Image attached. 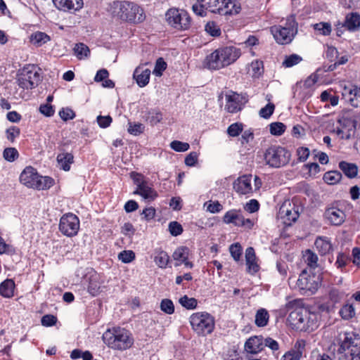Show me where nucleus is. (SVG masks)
<instances>
[{
	"label": "nucleus",
	"mask_w": 360,
	"mask_h": 360,
	"mask_svg": "<svg viewBox=\"0 0 360 360\" xmlns=\"http://www.w3.org/2000/svg\"><path fill=\"white\" fill-rule=\"evenodd\" d=\"M204 65L210 70H219L225 67L218 49L206 57Z\"/></svg>",
	"instance_id": "23"
},
{
	"label": "nucleus",
	"mask_w": 360,
	"mask_h": 360,
	"mask_svg": "<svg viewBox=\"0 0 360 360\" xmlns=\"http://www.w3.org/2000/svg\"><path fill=\"white\" fill-rule=\"evenodd\" d=\"M112 13L120 19L131 23H140L146 19L143 9L134 2L115 1Z\"/></svg>",
	"instance_id": "3"
},
{
	"label": "nucleus",
	"mask_w": 360,
	"mask_h": 360,
	"mask_svg": "<svg viewBox=\"0 0 360 360\" xmlns=\"http://www.w3.org/2000/svg\"><path fill=\"white\" fill-rule=\"evenodd\" d=\"M270 31L278 44H288L297 33V23L295 17L290 16L284 25H274L271 27Z\"/></svg>",
	"instance_id": "4"
},
{
	"label": "nucleus",
	"mask_w": 360,
	"mask_h": 360,
	"mask_svg": "<svg viewBox=\"0 0 360 360\" xmlns=\"http://www.w3.org/2000/svg\"><path fill=\"white\" fill-rule=\"evenodd\" d=\"M300 301L294 300L285 304L287 309H293L288 317V321L293 328L300 331L311 332L318 326V316L316 314L311 313L304 308H297Z\"/></svg>",
	"instance_id": "1"
},
{
	"label": "nucleus",
	"mask_w": 360,
	"mask_h": 360,
	"mask_svg": "<svg viewBox=\"0 0 360 360\" xmlns=\"http://www.w3.org/2000/svg\"><path fill=\"white\" fill-rule=\"evenodd\" d=\"M319 287V278L315 275H309L305 270L300 274L294 288H297L303 295L314 294Z\"/></svg>",
	"instance_id": "10"
},
{
	"label": "nucleus",
	"mask_w": 360,
	"mask_h": 360,
	"mask_svg": "<svg viewBox=\"0 0 360 360\" xmlns=\"http://www.w3.org/2000/svg\"><path fill=\"white\" fill-rule=\"evenodd\" d=\"M170 147L176 152H185L189 149L190 146L188 143L173 141L170 143Z\"/></svg>",
	"instance_id": "52"
},
{
	"label": "nucleus",
	"mask_w": 360,
	"mask_h": 360,
	"mask_svg": "<svg viewBox=\"0 0 360 360\" xmlns=\"http://www.w3.org/2000/svg\"><path fill=\"white\" fill-rule=\"evenodd\" d=\"M179 303L182 307L187 309H194L196 308L198 302L197 300L193 297H188L187 295L181 297L179 300Z\"/></svg>",
	"instance_id": "41"
},
{
	"label": "nucleus",
	"mask_w": 360,
	"mask_h": 360,
	"mask_svg": "<svg viewBox=\"0 0 360 360\" xmlns=\"http://www.w3.org/2000/svg\"><path fill=\"white\" fill-rule=\"evenodd\" d=\"M305 347L306 341L304 340H297L293 347L283 355L282 360H300Z\"/></svg>",
	"instance_id": "18"
},
{
	"label": "nucleus",
	"mask_w": 360,
	"mask_h": 360,
	"mask_svg": "<svg viewBox=\"0 0 360 360\" xmlns=\"http://www.w3.org/2000/svg\"><path fill=\"white\" fill-rule=\"evenodd\" d=\"M190 323L192 328L198 335L210 334L214 328V319L207 312L192 314L190 317Z\"/></svg>",
	"instance_id": "7"
},
{
	"label": "nucleus",
	"mask_w": 360,
	"mask_h": 360,
	"mask_svg": "<svg viewBox=\"0 0 360 360\" xmlns=\"http://www.w3.org/2000/svg\"><path fill=\"white\" fill-rule=\"evenodd\" d=\"M359 346H360V335L356 333L346 332L338 351L340 354H342L347 350L349 351Z\"/></svg>",
	"instance_id": "15"
},
{
	"label": "nucleus",
	"mask_w": 360,
	"mask_h": 360,
	"mask_svg": "<svg viewBox=\"0 0 360 360\" xmlns=\"http://www.w3.org/2000/svg\"><path fill=\"white\" fill-rule=\"evenodd\" d=\"M264 156L267 165L273 168H279L289 162L291 154L283 147L271 146L266 150Z\"/></svg>",
	"instance_id": "6"
},
{
	"label": "nucleus",
	"mask_w": 360,
	"mask_h": 360,
	"mask_svg": "<svg viewBox=\"0 0 360 360\" xmlns=\"http://www.w3.org/2000/svg\"><path fill=\"white\" fill-rule=\"evenodd\" d=\"M103 340L109 347L117 350H126L134 344L131 333L120 327L108 329L103 335Z\"/></svg>",
	"instance_id": "2"
},
{
	"label": "nucleus",
	"mask_w": 360,
	"mask_h": 360,
	"mask_svg": "<svg viewBox=\"0 0 360 360\" xmlns=\"http://www.w3.org/2000/svg\"><path fill=\"white\" fill-rule=\"evenodd\" d=\"M146 120L153 126L162 120V115L160 112L151 110L148 112Z\"/></svg>",
	"instance_id": "47"
},
{
	"label": "nucleus",
	"mask_w": 360,
	"mask_h": 360,
	"mask_svg": "<svg viewBox=\"0 0 360 360\" xmlns=\"http://www.w3.org/2000/svg\"><path fill=\"white\" fill-rule=\"evenodd\" d=\"M278 216L286 226H290L300 216L298 207L289 201L285 202L279 209Z\"/></svg>",
	"instance_id": "13"
},
{
	"label": "nucleus",
	"mask_w": 360,
	"mask_h": 360,
	"mask_svg": "<svg viewBox=\"0 0 360 360\" xmlns=\"http://www.w3.org/2000/svg\"><path fill=\"white\" fill-rule=\"evenodd\" d=\"M20 181L28 188L45 190L53 186L54 181L49 176H39L32 167H27L20 176Z\"/></svg>",
	"instance_id": "5"
},
{
	"label": "nucleus",
	"mask_w": 360,
	"mask_h": 360,
	"mask_svg": "<svg viewBox=\"0 0 360 360\" xmlns=\"http://www.w3.org/2000/svg\"><path fill=\"white\" fill-rule=\"evenodd\" d=\"M324 217L333 226L342 225L346 219L345 212L336 207H330L326 210Z\"/></svg>",
	"instance_id": "16"
},
{
	"label": "nucleus",
	"mask_w": 360,
	"mask_h": 360,
	"mask_svg": "<svg viewBox=\"0 0 360 360\" xmlns=\"http://www.w3.org/2000/svg\"><path fill=\"white\" fill-rule=\"evenodd\" d=\"M226 99L225 108L231 113H236L241 110L244 105L248 101L245 94H239L231 91L226 95Z\"/></svg>",
	"instance_id": "12"
},
{
	"label": "nucleus",
	"mask_w": 360,
	"mask_h": 360,
	"mask_svg": "<svg viewBox=\"0 0 360 360\" xmlns=\"http://www.w3.org/2000/svg\"><path fill=\"white\" fill-rule=\"evenodd\" d=\"M344 25L349 31H357L360 28V15L357 13L348 14L345 18Z\"/></svg>",
	"instance_id": "27"
},
{
	"label": "nucleus",
	"mask_w": 360,
	"mask_h": 360,
	"mask_svg": "<svg viewBox=\"0 0 360 360\" xmlns=\"http://www.w3.org/2000/svg\"><path fill=\"white\" fill-rule=\"evenodd\" d=\"M15 283L12 279H6L0 284V295L10 298L13 296Z\"/></svg>",
	"instance_id": "30"
},
{
	"label": "nucleus",
	"mask_w": 360,
	"mask_h": 360,
	"mask_svg": "<svg viewBox=\"0 0 360 360\" xmlns=\"http://www.w3.org/2000/svg\"><path fill=\"white\" fill-rule=\"evenodd\" d=\"M269 315L266 309L261 308L255 314V324L258 327H264L268 324Z\"/></svg>",
	"instance_id": "35"
},
{
	"label": "nucleus",
	"mask_w": 360,
	"mask_h": 360,
	"mask_svg": "<svg viewBox=\"0 0 360 360\" xmlns=\"http://www.w3.org/2000/svg\"><path fill=\"white\" fill-rule=\"evenodd\" d=\"M275 108L274 104L269 103L266 106L259 110V115L264 118H269L274 112Z\"/></svg>",
	"instance_id": "59"
},
{
	"label": "nucleus",
	"mask_w": 360,
	"mask_h": 360,
	"mask_svg": "<svg viewBox=\"0 0 360 360\" xmlns=\"http://www.w3.org/2000/svg\"><path fill=\"white\" fill-rule=\"evenodd\" d=\"M329 297L334 304L339 303L344 297V293L338 289H332L329 292Z\"/></svg>",
	"instance_id": "58"
},
{
	"label": "nucleus",
	"mask_w": 360,
	"mask_h": 360,
	"mask_svg": "<svg viewBox=\"0 0 360 360\" xmlns=\"http://www.w3.org/2000/svg\"><path fill=\"white\" fill-rule=\"evenodd\" d=\"M264 349L262 336H253L247 340L245 343V349L247 352L256 354Z\"/></svg>",
	"instance_id": "21"
},
{
	"label": "nucleus",
	"mask_w": 360,
	"mask_h": 360,
	"mask_svg": "<svg viewBox=\"0 0 360 360\" xmlns=\"http://www.w3.org/2000/svg\"><path fill=\"white\" fill-rule=\"evenodd\" d=\"M245 260L248 266V271L252 274L257 273L259 266L256 262V255L255 250L252 247H249L245 250Z\"/></svg>",
	"instance_id": "25"
},
{
	"label": "nucleus",
	"mask_w": 360,
	"mask_h": 360,
	"mask_svg": "<svg viewBox=\"0 0 360 360\" xmlns=\"http://www.w3.org/2000/svg\"><path fill=\"white\" fill-rule=\"evenodd\" d=\"M224 66L234 63L240 56V50L233 46L218 49Z\"/></svg>",
	"instance_id": "17"
},
{
	"label": "nucleus",
	"mask_w": 360,
	"mask_h": 360,
	"mask_svg": "<svg viewBox=\"0 0 360 360\" xmlns=\"http://www.w3.org/2000/svg\"><path fill=\"white\" fill-rule=\"evenodd\" d=\"M73 50L75 55L79 60L88 57L90 53L89 47L83 43L77 44Z\"/></svg>",
	"instance_id": "37"
},
{
	"label": "nucleus",
	"mask_w": 360,
	"mask_h": 360,
	"mask_svg": "<svg viewBox=\"0 0 360 360\" xmlns=\"http://www.w3.org/2000/svg\"><path fill=\"white\" fill-rule=\"evenodd\" d=\"M128 132L134 136H138L144 131L145 127L139 122H129Z\"/></svg>",
	"instance_id": "46"
},
{
	"label": "nucleus",
	"mask_w": 360,
	"mask_h": 360,
	"mask_svg": "<svg viewBox=\"0 0 360 360\" xmlns=\"http://www.w3.org/2000/svg\"><path fill=\"white\" fill-rule=\"evenodd\" d=\"M339 168L349 179H353L357 176L359 169L354 163L341 161L339 162Z\"/></svg>",
	"instance_id": "28"
},
{
	"label": "nucleus",
	"mask_w": 360,
	"mask_h": 360,
	"mask_svg": "<svg viewBox=\"0 0 360 360\" xmlns=\"http://www.w3.org/2000/svg\"><path fill=\"white\" fill-rule=\"evenodd\" d=\"M311 360H332L331 357L328 354L326 353L321 354L317 350H314L311 352Z\"/></svg>",
	"instance_id": "64"
},
{
	"label": "nucleus",
	"mask_w": 360,
	"mask_h": 360,
	"mask_svg": "<svg viewBox=\"0 0 360 360\" xmlns=\"http://www.w3.org/2000/svg\"><path fill=\"white\" fill-rule=\"evenodd\" d=\"M54 6L59 10L69 11H79L83 7V0H52Z\"/></svg>",
	"instance_id": "20"
},
{
	"label": "nucleus",
	"mask_w": 360,
	"mask_h": 360,
	"mask_svg": "<svg viewBox=\"0 0 360 360\" xmlns=\"http://www.w3.org/2000/svg\"><path fill=\"white\" fill-rule=\"evenodd\" d=\"M189 249L185 246L178 248L172 254V257L177 262L175 264L176 266H179L181 262H185L188 259Z\"/></svg>",
	"instance_id": "32"
},
{
	"label": "nucleus",
	"mask_w": 360,
	"mask_h": 360,
	"mask_svg": "<svg viewBox=\"0 0 360 360\" xmlns=\"http://www.w3.org/2000/svg\"><path fill=\"white\" fill-rule=\"evenodd\" d=\"M315 245L321 255H326L332 250V244L327 237H318Z\"/></svg>",
	"instance_id": "29"
},
{
	"label": "nucleus",
	"mask_w": 360,
	"mask_h": 360,
	"mask_svg": "<svg viewBox=\"0 0 360 360\" xmlns=\"http://www.w3.org/2000/svg\"><path fill=\"white\" fill-rule=\"evenodd\" d=\"M40 81L41 75L39 73V70L33 65L24 67L17 79L18 86L23 89L35 88Z\"/></svg>",
	"instance_id": "9"
},
{
	"label": "nucleus",
	"mask_w": 360,
	"mask_h": 360,
	"mask_svg": "<svg viewBox=\"0 0 360 360\" xmlns=\"http://www.w3.org/2000/svg\"><path fill=\"white\" fill-rule=\"evenodd\" d=\"M305 262L311 268H315L317 266L318 257L310 250H307L304 255Z\"/></svg>",
	"instance_id": "40"
},
{
	"label": "nucleus",
	"mask_w": 360,
	"mask_h": 360,
	"mask_svg": "<svg viewBox=\"0 0 360 360\" xmlns=\"http://www.w3.org/2000/svg\"><path fill=\"white\" fill-rule=\"evenodd\" d=\"M205 31L213 37H218L221 34V30L213 21L208 22L205 25Z\"/></svg>",
	"instance_id": "49"
},
{
	"label": "nucleus",
	"mask_w": 360,
	"mask_h": 360,
	"mask_svg": "<svg viewBox=\"0 0 360 360\" xmlns=\"http://www.w3.org/2000/svg\"><path fill=\"white\" fill-rule=\"evenodd\" d=\"M342 174L337 170H332L326 172L323 174V181L329 185H335L340 181L342 179Z\"/></svg>",
	"instance_id": "34"
},
{
	"label": "nucleus",
	"mask_w": 360,
	"mask_h": 360,
	"mask_svg": "<svg viewBox=\"0 0 360 360\" xmlns=\"http://www.w3.org/2000/svg\"><path fill=\"white\" fill-rule=\"evenodd\" d=\"M229 251L235 261L238 262L240 260L242 255V248L239 243L232 244L229 248Z\"/></svg>",
	"instance_id": "53"
},
{
	"label": "nucleus",
	"mask_w": 360,
	"mask_h": 360,
	"mask_svg": "<svg viewBox=\"0 0 360 360\" xmlns=\"http://www.w3.org/2000/svg\"><path fill=\"white\" fill-rule=\"evenodd\" d=\"M3 157L6 161L13 162L18 158L19 153L15 148L8 147L4 150Z\"/></svg>",
	"instance_id": "39"
},
{
	"label": "nucleus",
	"mask_w": 360,
	"mask_h": 360,
	"mask_svg": "<svg viewBox=\"0 0 360 360\" xmlns=\"http://www.w3.org/2000/svg\"><path fill=\"white\" fill-rule=\"evenodd\" d=\"M165 20L169 25L177 30H188L191 23L188 13L183 9L169 8L165 13Z\"/></svg>",
	"instance_id": "8"
},
{
	"label": "nucleus",
	"mask_w": 360,
	"mask_h": 360,
	"mask_svg": "<svg viewBox=\"0 0 360 360\" xmlns=\"http://www.w3.org/2000/svg\"><path fill=\"white\" fill-rule=\"evenodd\" d=\"M6 133L7 139L13 143L14 142L15 139L19 136L20 134V129L18 127L13 126L7 129Z\"/></svg>",
	"instance_id": "56"
},
{
	"label": "nucleus",
	"mask_w": 360,
	"mask_h": 360,
	"mask_svg": "<svg viewBox=\"0 0 360 360\" xmlns=\"http://www.w3.org/2000/svg\"><path fill=\"white\" fill-rule=\"evenodd\" d=\"M160 309L165 314L171 315L174 312V305L169 299H163L160 302Z\"/></svg>",
	"instance_id": "45"
},
{
	"label": "nucleus",
	"mask_w": 360,
	"mask_h": 360,
	"mask_svg": "<svg viewBox=\"0 0 360 360\" xmlns=\"http://www.w3.org/2000/svg\"><path fill=\"white\" fill-rule=\"evenodd\" d=\"M314 29L321 34L328 36L331 32V25L329 22H321L314 25Z\"/></svg>",
	"instance_id": "43"
},
{
	"label": "nucleus",
	"mask_w": 360,
	"mask_h": 360,
	"mask_svg": "<svg viewBox=\"0 0 360 360\" xmlns=\"http://www.w3.org/2000/svg\"><path fill=\"white\" fill-rule=\"evenodd\" d=\"M233 224L238 226H245L249 229L252 228L253 226V223L250 219H245L240 213H238Z\"/></svg>",
	"instance_id": "51"
},
{
	"label": "nucleus",
	"mask_w": 360,
	"mask_h": 360,
	"mask_svg": "<svg viewBox=\"0 0 360 360\" xmlns=\"http://www.w3.org/2000/svg\"><path fill=\"white\" fill-rule=\"evenodd\" d=\"M167 63L165 62L162 58H159L155 63V68L153 70V74L160 77L162 75V72L166 69Z\"/></svg>",
	"instance_id": "54"
},
{
	"label": "nucleus",
	"mask_w": 360,
	"mask_h": 360,
	"mask_svg": "<svg viewBox=\"0 0 360 360\" xmlns=\"http://www.w3.org/2000/svg\"><path fill=\"white\" fill-rule=\"evenodd\" d=\"M79 229V220L75 214L69 213L60 218L59 229L65 236H74L77 233Z\"/></svg>",
	"instance_id": "11"
},
{
	"label": "nucleus",
	"mask_w": 360,
	"mask_h": 360,
	"mask_svg": "<svg viewBox=\"0 0 360 360\" xmlns=\"http://www.w3.org/2000/svg\"><path fill=\"white\" fill-rule=\"evenodd\" d=\"M339 314L342 319L349 320L355 315V309L352 304H346L340 309Z\"/></svg>",
	"instance_id": "38"
},
{
	"label": "nucleus",
	"mask_w": 360,
	"mask_h": 360,
	"mask_svg": "<svg viewBox=\"0 0 360 360\" xmlns=\"http://www.w3.org/2000/svg\"><path fill=\"white\" fill-rule=\"evenodd\" d=\"M134 194L141 195L148 202L154 200L158 196L157 192L150 187L148 183L140 188H136L134 191Z\"/></svg>",
	"instance_id": "26"
},
{
	"label": "nucleus",
	"mask_w": 360,
	"mask_h": 360,
	"mask_svg": "<svg viewBox=\"0 0 360 360\" xmlns=\"http://www.w3.org/2000/svg\"><path fill=\"white\" fill-rule=\"evenodd\" d=\"M285 125L282 122H273L269 124L270 133L274 136H281L285 130Z\"/></svg>",
	"instance_id": "44"
},
{
	"label": "nucleus",
	"mask_w": 360,
	"mask_h": 360,
	"mask_svg": "<svg viewBox=\"0 0 360 360\" xmlns=\"http://www.w3.org/2000/svg\"><path fill=\"white\" fill-rule=\"evenodd\" d=\"M221 2L223 5L219 6L218 13L220 15L237 14L241 9L240 4L237 0H221Z\"/></svg>",
	"instance_id": "22"
},
{
	"label": "nucleus",
	"mask_w": 360,
	"mask_h": 360,
	"mask_svg": "<svg viewBox=\"0 0 360 360\" xmlns=\"http://www.w3.org/2000/svg\"><path fill=\"white\" fill-rule=\"evenodd\" d=\"M118 259L122 262L127 264L135 259V253L132 250H123L119 253Z\"/></svg>",
	"instance_id": "50"
},
{
	"label": "nucleus",
	"mask_w": 360,
	"mask_h": 360,
	"mask_svg": "<svg viewBox=\"0 0 360 360\" xmlns=\"http://www.w3.org/2000/svg\"><path fill=\"white\" fill-rule=\"evenodd\" d=\"M30 40L32 44L36 46H41L51 40V37L42 32H35L30 37Z\"/></svg>",
	"instance_id": "33"
},
{
	"label": "nucleus",
	"mask_w": 360,
	"mask_h": 360,
	"mask_svg": "<svg viewBox=\"0 0 360 360\" xmlns=\"http://www.w3.org/2000/svg\"><path fill=\"white\" fill-rule=\"evenodd\" d=\"M251 175H243L233 182V189L240 195H246L252 192Z\"/></svg>",
	"instance_id": "19"
},
{
	"label": "nucleus",
	"mask_w": 360,
	"mask_h": 360,
	"mask_svg": "<svg viewBox=\"0 0 360 360\" xmlns=\"http://www.w3.org/2000/svg\"><path fill=\"white\" fill-rule=\"evenodd\" d=\"M59 115L60 118L64 121L72 120L75 117V112L69 108H63L59 112Z\"/></svg>",
	"instance_id": "60"
},
{
	"label": "nucleus",
	"mask_w": 360,
	"mask_h": 360,
	"mask_svg": "<svg viewBox=\"0 0 360 360\" xmlns=\"http://www.w3.org/2000/svg\"><path fill=\"white\" fill-rule=\"evenodd\" d=\"M57 322L56 316L51 314H46L42 316L41 323L44 326L49 327L54 326Z\"/></svg>",
	"instance_id": "61"
},
{
	"label": "nucleus",
	"mask_w": 360,
	"mask_h": 360,
	"mask_svg": "<svg viewBox=\"0 0 360 360\" xmlns=\"http://www.w3.org/2000/svg\"><path fill=\"white\" fill-rule=\"evenodd\" d=\"M169 261V257L168 254L165 251L160 252L155 257V262L160 268H166Z\"/></svg>",
	"instance_id": "42"
},
{
	"label": "nucleus",
	"mask_w": 360,
	"mask_h": 360,
	"mask_svg": "<svg viewBox=\"0 0 360 360\" xmlns=\"http://www.w3.org/2000/svg\"><path fill=\"white\" fill-rule=\"evenodd\" d=\"M88 291L93 296L97 295L101 291L100 283L94 278H91L89 281Z\"/></svg>",
	"instance_id": "55"
},
{
	"label": "nucleus",
	"mask_w": 360,
	"mask_h": 360,
	"mask_svg": "<svg viewBox=\"0 0 360 360\" xmlns=\"http://www.w3.org/2000/svg\"><path fill=\"white\" fill-rule=\"evenodd\" d=\"M198 4H202V6H205L212 13H219V6L223 5L221 0H198Z\"/></svg>",
	"instance_id": "36"
},
{
	"label": "nucleus",
	"mask_w": 360,
	"mask_h": 360,
	"mask_svg": "<svg viewBox=\"0 0 360 360\" xmlns=\"http://www.w3.org/2000/svg\"><path fill=\"white\" fill-rule=\"evenodd\" d=\"M238 213L235 210L228 211L223 217V221L226 224H233Z\"/></svg>",
	"instance_id": "63"
},
{
	"label": "nucleus",
	"mask_w": 360,
	"mask_h": 360,
	"mask_svg": "<svg viewBox=\"0 0 360 360\" xmlns=\"http://www.w3.org/2000/svg\"><path fill=\"white\" fill-rule=\"evenodd\" d=\"M150 70L149 69H144L143 67H138L134 72V78L136 79L137 84L140 87L146 86L150 79Z\"/></svg>",
	"instance_id": "24"
},
{
	"label": "nucleus",
	"mask_w": 360,
	"mask_h": 360,
	"mask_svg": "<svg viewBox=\"0 0 360 360\" xmlns=\"http://www.w3.org/2000/svg\"><path fill=\"white\" fill-rule=\"evenodd\" d=\"M342 99L354 108L360 107V91L357 86H345L342 92Z\"/></svg>",
	"instance_id": "14"
},
{
	"label": "nucleus",
	"mask_w": 360,
	"mask_h": 360,
	"mask_svg": "<svg viewBox=\"0 0 360 360\" xmlns=\"http://www.w3.org/2000/svg\"><path fill=\"white\" fill-rule=\"evenodd\" d=\"M74 156L70 153H61L57 156V161L60 167L65 171H69L70 165L73 163Z\"/></svg>",
	"instance_id": "31"
},
{
	"label": "nucleus",
	"mask_w": 360,
	"mask_h": 360,
	"mask_svg": "<svg viewBox=\"0 0 360 360\" xmlns=\"http://www.w3.org/2000/svg\"><path fill=\"white\" fill-rule=\"evenodd\" d=\"M302 58L300 56L297 54H292L285 58V59L283 62V65L286 68H290L298 64L300 62L302 61Z\"/></svg>",
	"instance_id": "48"
},
{
	"label": "nucleus",
	"mask_w": 360,
	"mask_h": 360,
	"mask_svg": "<svg viewBox=\"0 0 360 360\" xmlns=\"http://www.w3.org/2000/svg\"><path fill=\"white\" fill-rule=\"evenodd\" d=\"M242 130H243V128H242L241 124L234 123V124H231L229 127V128L227 129V132L229 136L234 137V136H237L238 135H239V134L242 131Z\"/></svg>",
	"instance_id": "62"
},
{
	"label": "nucleus",
	"mask_w": 360,
	"mask_h": 360,
	"mask_svg": "<svg viewBox=\"0 0 360 360\" xmlns=\"http://www.w3.org/2000/svg\"><path fill=\"white\" fill-rule=\"evenodd\" d=\"M169 230L171 235L174 236H177L183 232L182 226L179 222L174 221L169 224Z\"/></svg>",
	"instance_id": "57"
}]
</instances>
